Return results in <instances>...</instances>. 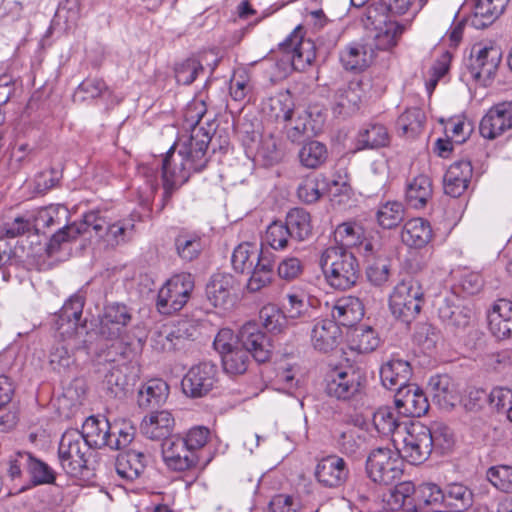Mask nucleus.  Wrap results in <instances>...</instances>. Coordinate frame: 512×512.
I'll return each mask as SVG.
<instances>
[{"label": "nucleus", "mask_w": 512, "mask_h": 512, "mask_svg": "<svg viewBox=\"0 0 512 512\" xmlns=\"http://www.w3.org/2000/svg\"><path fill=\"white\" fill-rule=\"evenodd\" d=\"M175 247L177 254L184 261H192L196 259L201 250V239L195 235L181 234L175 239Z\"/></svg>", "instance_id": "54"}, {"label": "nucleus", "mask_w": 512, "mask_h": 512, "mask_svg": "<svg viewBox=\"0 0 512 512\" xmlns=\"http://www.w3.org/2000/svg\"><path fill=\"white\" fill-rule=\"evenodd\" d=\"M69 220V210L63 205H50L37 211L34 217L33 227L40 229L60 227Z\"/></svg>", "instance_id": "41"}, {"label": "nucleus", "mask_w": 512, "mask_h": 512, "mask_svg": "<svg viewBox=\"0 0 512 512\" xmlns=\"http://www.w3.org/2000/svg\"><path fill=\"white\" fill-rule=\"evenodd\" d=\"M217 365L203 361L193 365L181 381L183 393L190 398H202L208 395L218 382Z\"/></svg>", "instance_id": "9"}, {"label": "nucleus", "mask_w": 512, "mask_h": 512, "mask_svg": "<svg viewBox=\"0 0 512 512\" xmlns=\"http://www.w3.org/2000/svg\"><path fill=\"white\" fill-rule=\"evenodd\" d=\"M103 385L110 396L123 397L130 387V380L121 367H113L106 375Z\"/></svg>", "instance_id": "52"}, {"label": "nucleus", "mask_w": 512, "mask_h": 512, "mask_svg": "<svg viewBox=\"0 0 512 512\" xmlns=\"http://www.w3.org/2000/svg\"><path fill=\"white\" fill-rule=\"evenodd\" d=\"M235 280L230 274H214L206 285V297L214 307H224L231 301Z\"/></svg>", "instance_id": "30"}, {"label": "nucleus", "mask_w": 512, "mask_h": 512, "mask_svg": "<svg viewBox=\"0 0 512 512\" xmlns=\"http://www.w3.org/2000/svg\"><path fill=\"white\" fill-rule=\"evenodd\" d=\"M373 424L378 433L388 436L398 427L394 412L389 407L379 408L373 415Z\"/></svg>", "instance_id": "60"}, {"label": "nucleus", "mask_w": 512, "mask_h": 512, "mask_svg": "<svg viewBox=\"0 0 512 512\" xmlns=\"http://www.w3.org/2000/svg\"><path fill=\"white\" fill-rule=\"evenodd\" d=\"M285 225L291 234V238L304 241L312 234L311 216L304 208L291 209L285 218Z\"/></svg>", "instance_id": "37"}, {"label": "nucleus", "mask_w": 512, "mask_h": 512, "mask_svg": "<svg viewBox=\"0 0 512 512\" xmlns=\"http://www.w3.org/2000/svg\"><path fill=\"white\" fill-rule=\"evenodd\" d=\"M89 233L88 225L86 224V214L79 222L71 224L65 223L58 227L57 231L51 236L47 244V252L49 255L56 253L64 243L72 242L79 236Z\"/></svg>", "instance_id": "35"}, {"label": "nucleus", "mask_w": 512, "mask_h": 512, "mask_svg": "<svg viewBox=\"0 0 512 512\" xmlns=\"http://www.w3.org/2000/svg\"><path fill=\"white\" fill-rule=\"evenodd\" d=\"M207 108L204 100L194 98L187 106L185 118L191 122L189 135H182L165 153L161 160L164 201H168L175 189L188 181L193 173L204 170L209 162L208 146L214 132L202 119Z\"/></svg>", "instance_id": "1"}, {"label": "nucleus", "mask_w": 512, "mask_h": 512, "mask_svg": "<svg viewBox=\"0 0 512 512\" xmlns=\"http://www.w3.org/2000/svg\"><path fill=\"white\" fill-rule=\"evenodd\" d=\"M342 329L331 319H321L314 323L310 331L312 347L321 353L335 350L341 342Z\"/></svg>", "instance_id": "19"}, {"label": "nucleus", "mask_w": 512, "mask_h": 512, "mask_svg": "<svg viewBox=\"0 0 512 512\" xmlns=\"http://www.w3.org/2000/svg\"><path fill=\"white\" fill-rule=\"evenodd\" d=\"M365 470L368 478L374 483L391 485L403 474V460L398 451L378 447L368 454Z\"/></svg>", "instance_id": "6"}, {"label": "nucleus", "mask_w": 512, "mask_h": 512, "mask_svg": "<svg viewBox=\"0 0 512 512\" xmlns=\"http://www.w3.org/2000/svg\"><path fill=\"white\" fill-rule=\"evenodd\" d=\"M394 403L398 412L407 417H421L429 409L427 396L418 385L413 383L395 393Z\"/></svg>", "instance_id": "17"}, {"label": "nucleus", "mask_w": 512, "mask_h": 512, "mask_svg": "<svg viewBox=\"0 0 512 512\" xmlns=\"http://www.w3.org/2000/svg\"><path fill=\"white\" fill-rule=\"evenodd\" d=\"M175 425L172 414L167 410L152 412L146 416L140 425L141 432L151 440L170 438Z\"/></svg>", "instance_id": "25"}, {"label": "nucleus", "mask_w": 512, "mask_h": 512, "mask_svg": "<svg viewBox=\"0 0 512 512\" xmlns=\"http://www.w3.org/2000/svg\"><path fill=\"white\" fill-rule=\"evenodd\" d=\"M425 120V112L421 108H408L397 119V132L400 136L415 137L423 129Z\"/></svg>", "instance_id": "40"}, {"label": "nucleus", "mask_w": 512, "mask_h": 512, "mask_svg": "<svg viewBox=\"0 0 512 512\" xmlns=\"http://www.w3.org/2000/svg\"><path fill=\"white\" fill-rule=\"evenodd\" d=\"M203 72V65L196 58H187L174 68L176 82L181 85H190Z\"/></svg>", "instance_id": "55"}, {"label": "nucleus", "mask_w": 512, "mask_h": 512, "mask_svg": "<svg viewBox=\"0 0 512 512\" xmlns=\"http://www.w3.org/2000/svg\"><path fill=\"white\" fill-rule=\"evenodd\" d=\"M404 206L398 201L381 204L376 212V220L383 229L397 227L404 219Z\"/></svg>", "instance_id": "49"}, {"label": "nucleus", "mask_w": 512, "mask_h": 512, "mask_svg": "<svg viewBox=\"0 0 512 512\" xmlns=\"http://www.w3.org/2000/svg\"><path fill=\"white\" fill-rule=\"evenodd\" d=\"M361 316V303L357 298L340 300L332 309V320L346 326L353 325Z\"/></svg>", "instance_id": "48"}, {"label": "nucleus", "mask_w": 512, "mask_h": 512, "mask_svg": "<svg viewBox=\"0 0 512 512\" xmlns=\"http://www.w3.org/2000/svg\"><path fill=\"white\" fill-rule=\"evenodd\" d=\"M398 452L402 460L405 459L413 465L425 462L432 452L430 428L424 425H412Z\"/></svg>", "instance_id": "12"}, {"label": "nucleus", "mask_w": 512, "mask_h": 512, "mask_svg": "<svg viewBox=\"0 0 512 512\" xmlns=\"http://www.w3.org/2000/svg\"><path fill=\"white\" fill-rule=\"evenodd\" d=\"M258 247L255 243L243 242L234 248L231 263L235 272L249 273L255 266Z\"/></svg>", "instance_id": "47"}, {"label": "nucleus", "mask_w": 512, "mask_h": 512, "mask_svg": "<svg viewBox=\"0 0 512 512\" xmlns=\"http://www.w3.org/2000/svg\"><path fill=\"white\" fill-rule=\"evenodd\" d=\"M413 501L415 512H428L430 508L444 503V490L432 482L422 483L417 487Z\"/></svg>", "instance_id": "38"}, {"label": "nucleus", "mask_w": 512, "mask_h": 512, "mask_svg": "<svg viewBox=\"0 0 512 512\" xmlns=\"http://www.w3.org/2000/svg\"><path fill=\"white\" fill-rule=\"evenodd\" d=\"M502 52L496 46L476 45L472 49L470 75L481 86L490 85L501 62Z\"/></svg>", "instance_id": "11"}, {"label": "nucleus", "mask_w": 512, "mask_h": 512, "mask_svg": "<svg viewBox=\"0 0 512 512\" xmlns=\"http://www.w3.org/2000/svg\"><path fill=\"white\" fill-rule=\"evenodd\" d=\"M428 392L432 402L441 409L450 410L459 400L454 382L446 374L432 376L428 382Z\"/></svg>", "instance_id": "23"}, {"label": "nucleus", "mask_w": 512, "mask_h": 512, "mask_svg": "<svg viewBox=\"0 0 512 512\" xmlns=\"http://www.w3.org/2000/svg\"><path fill=\"white\" fill-rule=\"evenodd\" d=\"M193 289L194 279L191 274L174 275L158 292V311L167 315L180 311L190 299Z\"/></svg>", "instance_id": "7"}, {"label": "nucleus", "mask_w": 512, "mask_h": 512, "mask_svg": "<svg viewBox=\"0 0 512 512\" xmlns=\"http://www.w3.org/2000/svg\"><path fill=\"white\" fill-rule=\"evenodd\" d=\"M147 456L135 449H129L117 456L115 469L117 474L127 480L137 479L145 470Z\"/></svg>", "instance_id": "31"}, {"label": "nucleus", "mask_w": 512, "mask_h": 512, "mask_svg": "<svg viewBox=\"0 0 512 512\" xmlns=\"http://www.w3.org/2000/svg\"><path fill=\"white\" fill-rule=\"evenodd\" d=\"M438 315L446 326L461 329L469 325L472 310L465 306L456 305L454 297H445L438 304Z\"/></svg>", "instance_id": "29"}, {"label": "nucleus", "mask_w": 512, "mask_h": 512, "mask_svg": "<svg viewBox=\"0 0 512 512\" xmlns=\"http://www.w3.org/2000/svg\"><path fill=\"white\" fill-rule=\"evenodd\" d=\"M367 280L374 286H383L391 275V251L380 239L367 240L363 245Z\"/></svg>", "instance_id": "8"}, {"label": "nucleus", "mask_w": 512, "mask_h": 512, "mask_svg": "<svg viewBox=\"0 0 512 512\" xmlns=\"http://www.w3.org/2000/svg\"><path fill=\"white\" fill-rule=\"evenodd\" d=\"M452 55L449 51H444L437 58L430 71V78L426 81V92L431 95L438 83L449 71Z\"/></svg>", "instance_id": "59"}, {"label": "nucleus", "mask_w": 512, "mask_h": 512, "mask_svg": "<svg viewBox=\"0 0 512 512\" xmlns=\"http://www.w3.org/2000/svg\"><path fill=\"white\" fill-rule=\"evenodd\" d=\"M432 238V229L427 220L413 218L408 220L401 231V239L404 244L412 248L426 246Z\"/></svg>", "instance_id": "32"}, {"label": "nucleus", "mask_w": 512, "mask_h": 512, "mask_svg": "<svg viewBox=\"0 0 512 512\" xmlns=\"http://www.w3.org/2000/svg\"><path fill=\"white\" fill-rule=\"evenodd\" d=\"M473 13L467 19L476 29H484L492 24L505 10L509 0H470Z\"/></svg>", "instance_id": "24"}, {"label": "nucleus", "mask_w": 512, "mask_h": 512, "mask_svg": "<svg viewBox=\"0 0 512 512\" xmlns=\"http://www.w3.org/2000/svg\"><path fill=\"white\" fill-rule=\"evenodd\" d=\"M300 163L309 169L322 166L328 159L327 146L317 140L306 142L298 153Z\"/></svg>", "instance_id": "46"}, {"label": "nucleus", "mask_w": 512, "mask_h": 512, "mask_svg": "<svg viewBox=\"0 0 512 512\" xmlns=\"http://www.w3.org/2000/svg\"><path fill=\"white\" fill-rule=\"evenodd\" d=\"M290 238L291 234L285 223L274 221L267 227L265 241L274 250L285 249Z\"/></svg>", "instance_id": "58"}, {"label": "nucleus", "mask_w": 512, "mask_h": 512, "mask_svg": "<svg viewBox=\"0 0 512 512\" xmlns=\"http://www.w3.org/2000/svg\"><path fill=\"white\" fill-rule=\"evenodd\" d=\"M60 337L61 340L51 347L49 353V364L58 373L66 372L75 363V359L69 349L73 338H68L67 335Z\"/></svg>", "instance_id": "42"}, {"label": "nucleus", "mask_w": 512, "mask_h": 512, "mask_svg": "<svg viewBox=\"0 0 512 512\" xmlns=\"http://www.w3.org/2000/svg\"><path fill=\"white\" fill-rule=\"evenodd\" d=\"M432 197V182L426 175H418L410 181L406 188V202L415 209L426 206Z\"/></svg>", "instance_id": "36"}, {"label": "nucleus", "mask_w": 512, "mask_h": 512, "mask_svg": "<svg viewBox=\"0 0 512 512\" xmlns=\"http://www.w3.org/2000/svg\"><path fill=\"white\" fill-rule=\"evenodd\" d=\"M90 450L79 430H66L58 446V458L62 469L73 477L83 475L91 456Z\"/></svg>", "instance_id": "5"}, {"label": "nucleus", "mask_w": 512, "mask_h": 512, "mask_svg": "<svg viewBox=\"0 0 512 512\" xmlns=\"http://www.w3.org/2000/svg\"><path fill=\"white\" fill-rule=\"evenodd\" d=\"M510 128H512V102H503L491 108L479 125L481 136L487 139H495Z\"/></svg>", "instance_id": "18"}, {"label": "nucleus", "mask_w": 512, "mask_h": 512, "mask_svg": "<svg viewBox=\"0 0 512 512\" xmlns=\"http://www.w3.org/2000/svg\"><path fill=\"white\" fill-rule=\"evenodd\" d=\"M415 341L426 350H431L439 340V332L428 323L419 324L414 333Z\"/></svg>", "instance_id": "64"}, {"label": "nucleus", "mask_w": 512, "mask_h": 512, "mask_svg": "<svg viewBox=\"0 0 512 512\" xmlns=\"http://www.w3.org/2000/svg\"><path fill=\"white\" fill-rule=\"evenodd\" d=\"M80 433L91 449L109 447L111 437L115 436V432L111 431L108 420L96 416H90L85 420Z\"/></svg>", "instance_id": "27"}, {"label": "nucleus", "mask_w": 512, "mask_h": 512, "mask_svg": "<svg viewBox=\"0 0 512 512\" xmlns=\"http://www.w3.org/2000/svg\"><path fill=\"white\" fill-rule=\"evenodd\" d=\"M86 224L88 225L89 233L93 231L95 236L111 247L129 240L134 229V224L131 220L123 219L110 224L105 217L96 211L86 213Z\"/></svg>", "instance_id": "10"}, {"label": "nucleus", "mask_w": 512, "mask_h": 512, "mask_svg": "<svg viewBox=\"0 0 512 512\" xmlns=\"http://www.w3.org/2000/svg\"><path fill=\"white\" fill-rule=\"evenodd\" d=\"M335 239L341 243L342 247H354L361 246V252L363 253V245L367 240L374 239H363V228L351 222H345L337 226L335 230Z\"/></svg>", "instance_id": "50"}, {"label": "nucleus", "mask_w": 512, "mask_h": 512, "mask_svg": "<svg viewBox=\"0 0 512 512\" xmlns=\"http://www.w3.org/2000/svg\"><path fill=\"white\" fill-rule=\"evenodd\" d=\"M301 32V26L296 27L281 43V49L295 70H304L315 58L314 44L304 39Z\"/></svg>", "instance_id": "15"}, {"label": "nucleus", "mask_w": 512, "mask_h": 512, "mask_svg": "<svg viewBox=\"0 0 512 512\" xmlns=\"http://www.w3.org/2000/svg\"><path fill=\"white\" fill-rule=\"evenodd\" d=\"M390 142L391 135L385 125L369 123L359 130L355 148L357 151L379 149L388 147Z\"/></svg>", "instance_id": "28"}, {"label": "nucleus", "mask_w": 512, "mask_h": 512, "mask_svg": "<svg viewBox=\"0 0 512 512\" xmlns=\"http://www.w3.org/2000/svg\"><path fill=\"white\" fill-rule=\"evenodd\" d=\"M328 192V180L323 175H309L303 178L297 188L299 200L306 204L317 202Z\"/></svg>", "instance_id": "39"}, {"label": "nucleus", "mask_w": 512, "mask_h": 512, "mask_svg": "<svg viewBox=\"0 0 512 512\" xmlns=\"http://www.w3.org/2000/svg\"><path fill=\"white\" fill-rule=\"evenodd\" d=\"M320 266L328 284L338 290L352 288L360 276L357 258L342 246L326 248L321 254Z\"/></svg>", "instance_id": "3"}, {"label": "nucleus", "mask_w": 512, "mask_h": 512, "mask_svg": "<svg viewBox=\"0 0 512 512\" xmlns=\"http://www.w3.org/2000/svg\"><path fill=\"white\" fill-rule=\"evenodd\" d=\"M213 345L221 355L224 371L232 375L247 370L250 356L263 363L270 359L272 352L270 338L254 323L243 325L236 336L230 329L220 330Z\"/></svg>", "instance_id": "2"}, {"label": "nucleus", "mask_w": 512, "mask_h": 512, "mask_svg": "<svg viewBox=\"0 0 512 512\" xmlns=\"http://www.w3.org/2000/svg\"><path fill=\"white\" fill-rule=\"evenodd\" d=\"M84 299L80 295L71 296L62 306L55 322L59 336L74 338L82 316Z\"/></svg>", "instance_id": "21"}, {"label": "nucleus", "mask_w": 512, "mask_h": 512, "mask_svg": "<svg viewBox=\"0 0 512 512\" xmlns=\"http://www.w3.org/2000/svg\"><path fill=\"white\" fill-rule=\"evenodd\" d=\"M380 344V339L371 327L356 330L351 349L361 354L374 351Z\"/></svg>", "instance_id": "57"}, {"label": "nucleus", "mask_w": 512, "mask_h": 512, "mask_svg": "<svg viewBox=\"0 0 512 512\" xmlns=\"http://www.w3.org/2000/svg\"><path fill=\"white\" fill-rule=\"evenodd\" d=\"M32 486L52 484L55 482V471L45 462L31 455L29 473Z\"/></svg>", "instance_id": "56"}, {"label": "nucleus", "mask_w": 512, "mask_h": 512, "mask_svg": "<svg viewBox=\"0 0 512 512\" xmlns=\"http://www.w3.org/2000/svg\"><path fill=\"white\" fill-rule=\"evenodd\" d=\"M424 304V290L420 282L408 277L401 280L390 295L389 306L395 318L410 323L420 313Z\"/></svg>", "instance_id": "4"}, {"label": "nucleus", "mask_w": 512, "mask_h": 512, "mask_svg": "<svg viewBox=\"0 0 512 512\" xmlns=\"http://www.w3.org/2000/svg\"><path fill=\"white\" fill-rule=\"evenodd\" d=\"M259 318L263 327L274 334L281 333L287 324V316L273 304L262 307Z\"/></svg>", "instance_id": "51"}, {"label": "nucleus", "mask_w": 512, "mask_h": 512, "mask_svg": "<svg viewBox=\"0 0 512 512\" xmlns=\"http://www.w3.org/2000/svg\"><path fill=\"white\" fill-rule=\"evenodd\" d=\"M364 376L351 367L335 369L326 379V393L339 400H349L357 395L362 387Z\"/></svg>", "instance_id": "13"}, {"label": "nucleus", "mask_w": 512, "mask_h": 512, "mask_svg": "<svg viewBox=\"0 0 512 512\" xmlns=\"http://www.w3.org/2000/svg\"><path fill=\"white\" fill-rule=\"evenodd\" d=\"M340 61L346 70L362 71L368 67L371 56L364 45L351 43L340 52Z\"/></svg>", "instance_id": "45"}, {"label": "nucleus", "mask_w": 512, "mask_h": 512, "mask_svg": "<svg viewBox=\"0 0 512 512\" xmlns=\"http://www.w3.org/2000/svg\"><path fill=\"white\" fill-rule=\"evenodd\" d=\"M186 338L178 330L153 331L150 337V345L157 353L172 352L184 347Z\"/></svg>", "instance_id": "44"}, {"label": "nucleus", "mask_w": 512, "mask_h": 512, "mask_svg": "<svg viewBox=\"0 0 512 512\" xmlns=\"http://www.w3.org/2000/svg\"><path fill=\"white\" fill-rule=\"evenodd\" d=\"M472 177V166L469 161L461 160L452 163L444 175V191L451 197H459L467 189Z\"/></svg>", "instance_id": "26"}, {"label": "nucleus", "mask_w": 512, "mask_h": 512, "mask_svg": "<svg viewBox=\"0 0 512 512\" xmlns=\"http://www.w3.org/2000/svg\"><path fill=\"white\" fill-rule=\"evenodd\" d=\"M131 319V310L126 305L120 303L106 305L100 316L99 332L106 338H117Z\"/></svg>", "instance_id": "20"}, {"label": "nucleus", "mask_w": 512, "mask_h": 512, "mask_svg": "<svg viewBox=\"0 0 512 512\" xmlns=\"http://www.w3.org/2000/svg\"><path fill=\"white\" fill-rule=\"evenodd\" d=\"M392 15H409L412 19L418 14L427 0H384Z\"/></svg>", "instance_id": "61"}, {"label": "nucleus", "mask_w": 512, "mask_h": 512, "mask_svg": "<svg viewBox=\"0 0 512 512\" xmlns=\"http://www.w3.org/2000/svg\"><path fill=\"white\" fill-rule=\"evenodd\" d=\"M31 455L28 451H17L10 457L8 475L12 480L20 479L24 471L29 473Z\"/></svg>", "instance_id": "62"}, {"label": "nucleus", "mask_w": 512, "mask_h": 512, "mask_svg": "<svg viewBox=\"0 0 512 512\" xmlns=\"http://www.w3.org/2000/svg\"><path fill=\"white\" fill-rule=\"evenodd\" d=\"M444 502L458 512L465 511L473 505V492L463 483H449L444 489Z\"/></svg>", "instance_id": "43"}, {"label": "nucleus", "mask_w": 512, "mask_h": 512, "mask_svg": "<svg viewBox=\"0 0 512 512\" xmlns=\"http://www.w3.org/2000/svg\"><path fill=\"white\" fill-rule=\"evenodd\" d=\"M431 447L448 450L454 443V437L451 429L443 424H435L430 428Z\"/></svg>", "instance_id": "63"}, {"label": "nucleus", "mask_w": 512, "mask_h": 512, "mask_svg": "<svg viewBox=\"0 0 512 512\" xmlns=\"http://www.w3.org/2000/svg\"><path fill=\"white\" fill-rule=\"evenodd\" d=\"M412 368L409 362L402 359H391L380 368V379L382 385L391 391H399L402 387L410 384Z\"/></svg>", "instance_id": "22"}, {"label": "nucleus", "mask_w": 512, "mask_h": 512, "mask_svg": "<svg viewBox=\"0 0 512 512\" xmlns=\"http://www.w3.org/2000/svg\"><path fill=\"white\" fill-rule=\"evenodd\" d=\"M411 26V20L398 22L395 20H388L383 25L377 28L375 34V46L380 50H389L395 47L400 40L401 36Z\"/></svg>", "instance_id": "34"}, {"label": "nucleus", "mask_w": 512, "mask_h": 512, "mask_svg": "<svg viewBox=\"0 0 512 512\" xmlns=\"http://www.w3.org/2000/svg\"><path fill=\"white\" fill-rule=\"evenodd\" d=\"M162 458L168 469L183 472L194 468L198 463L197 454L191 452L187 442L180 435L165 439L161 445Z\"/></svg>", "instance_id": "14"}, {"label": "nucleus", "mask_w": 512, "mask_h": 512, "mask_svg": "<svg viewBox=\"0 0 512 512\" xmlns=\"http://www.w3.org/2000/svg\"><path fill=\"white\" fill-rule=\"evenodd\" d=\"M486 478L497 490L512 493V466H492L488 468Z\"/></svg>", "instance_id": "53"}, {"label": "nucleus", "mask_w": 512, "mask_h": 512, "mask_svg": "<svg viewBox=\"0 0 512 512\" xmlns=\"http://www.w3.org/2000/svg\"><path fill=\"white\" fill-rule=\"evenodd\" d=\"M314 474L322 486L338 488L348 480L350 469L342 457L333 454L318 461Z\"/></svg>", "instance_id": "16"}, {"label": "nucleus", "mask_w": 512, "mask_h": 512, "mask_svg": "<svg viewBox=\"0 0 512 512\" xmlns=\"http://www.w3.org/2000/svg\"><path fill=\"white\" fill-rule=\"evenodd\" d=\"M169 395L168 384L161 379L147 381L139 390L137 403L142 409H154L164 404Z\"/></svg>", "instance_id": "33"}]
</instances>
